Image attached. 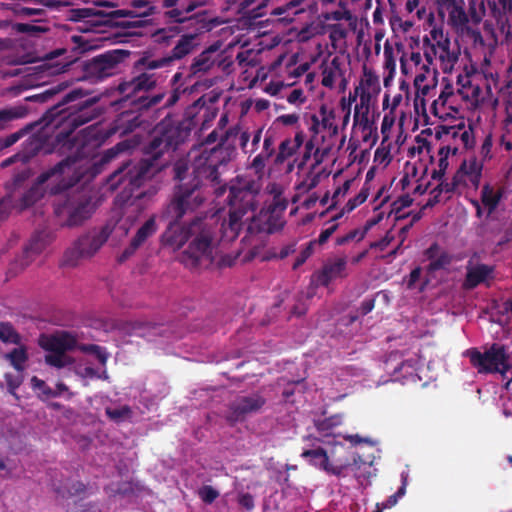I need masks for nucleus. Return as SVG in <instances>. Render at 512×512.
<instances>
[{
	"label": "nucleus",
	"mask_w": 512,
	"mask_h": 512,
	"mask_svg": "<svg viewBox=\"0 0 512 512\" xmlns=\"http://www.w3.org/2000/svg\"><path fill=\"white\" fill-rule=\"evenodd\" d=\"M67 88L65 83L52 86L42 93L27 97V100L38 102H47L55 96H58L56 102L49 107L42 117L34 123L27 125L15 133L0 139V149L8 148L18 142L26 132L32 130L36 126H41L43 132V141L48 137V129H61L56 134V141L62 142L64 139L70 141V136L79 127L97 119L103 112L97 106L99 98L97 96L87 97L86 91L81 88H75L61 95V92Z\"/></svg>",
	"instance_id": "1"
},
{
	"label": "nucleus",
	"mask_w": 512,
	"mask_h": 512,
	"mask_svg": "<svg viewBox=\"0 0 512 512\" xmlns=\"http://www.w3.org/2000/svg\"><path fill=\"white\" fill-rule=\"evenodd\" d=\"M129 8L115 9L108 4L73 8L69 19L77 23L76 29L88 33L108 34L105 39L122 42L124 37L143 36L150 26L144 17L153 13L151 0H129Z\"/></svg>",
	"instance_id": "2"
},
{
	"label": "nucleus",
	"mask_w": 512,
	"mask_h": 512,
	"mask_svg": "<svg viewBox=\"0 0 512 512\" xmlns=\"http://www.w3.org/2000/svg\"><path fill=\"white\" fill-rule=\"evenodd\" d=\"M190 131L181 124L161 121L154 129L150 140L143 146L145 158L134 164L123 160L109 175L108 182L113 189L124 185L125 189L139 188L146 179L160 171L165 164L159 163L167 152L175 151L185 141Z\"/></svg>",
	"instance_id": "3"
},
{
	"label": "nucleus",
	"mask_w": 512,
	"mask_h": 512,
	"mask_svg": "<svg viewBox=\"0 0 512 512\" xmlns=\"http://www.w3.org/2000/svg\"><path fill=\"white\" fill-rule=\"evenodd\" d=\"M261 183L248 176H237L230 182L226 204L228 219L221 225L223 238L233 241L251 220L258 208Z\"/></svg>",
	"instance_id": "4"
},
{
	"label": "nucleus",
	"mask_w": 512,
	"mask_h": 512,
	"mask_svg": "<svg viewBox=\"0 0 512 512\" xmlns=\"http://www.w3.org/2000/svg\"><path fill=\"white\" fill-rule=\"evenodd\" d=\"M79 158L80 151L77 147L73 155L67 156L50 169L42 172L37 177L36 183L22 196V206L24 208L30 207L41 199L44 195L42 185L51 178H55L56 181V184L49 189L50 194L53 195L60 194L76 185L83 177V173L79 171Z\"/></svg>",
	"instance_id": "5"
},
{
	"label": "nucleus",
	"mask_w": 512,
	"mask_h": 512,
	"mask_svg": "<svg viewBox=\"0 0 512 512\" xmlns=\"http://www.w3.org/2000/svg\"><path fill=\"white\" fill-rule=\"evenodd\" d=\"M187 248L181 254V262L189 269L210 266L217 246V226L207 218L195 217L190 221Z\"/></svg>",
	"instance_id": "6"
},
{
	"label": "nucleus",
	"mask_w": 512,
	"mask_h": 512,
	"mask_svg": "<svg viewBox=\"0 0 512 512\" xmlns=\"http://www.w3.org/2000/svg\"><path fill=\"white\" fill-rule=\"evenodd\" d=\"M175 185L166 215L169 218L181 220L185 215L195 212L205 202V193L197 180L188 179V165L178 161L173 167Z\"/></svg>",
	"instance_id": "7"
},
{
	"label": "nucleus",
	"mask_w": 512,
	"mask_h": 512,
	"mask_svg": "<svg viewBox=\"0 0 512 512\" xmlns=\"http://www.w3.org/2000/svg\"><path fill=\"white\" fill-rule=\"evenodd\" d=\"M93 195L87 190H76L66 194L54 204V213L63 227H78L91 218L96 211Z\"/></svg>",
	"instance_id": "8"
},
{
	"label": "nucleus",
	"mask_w": 512,
	"mask_h": 512,
	"mask_svg": "<svg viewBox=\"0 0 512 512\" xmlns=\"http://www.w3.org/2000/svg\"><path fill=\"white\" fill-rule=\"evenodd\" d=\"M135 67L143 71L130 81L120 84L119 89L122 93H125L127 97L134 98L132 100V104L137 110L147 111L163 101L165 92L154 95L138 94L155 89L157 85L163 81L164 75L163 72L158 73L157 70H146L143 67H138L137 61L135 62Z\"/></svg>",
	"instance_id": "9"
},
{
	"label": "nucleus",
	"mask_w": 512,
	"mask_h": 512,
	"mask_svg": "<svg viewBox=\"0 0 512 512\" xmlns=\"http://www.w3.org/2000/svg\"><path fill=\"white\" fill-rule=\"evenodd\" d=\"M167 10L164 18L167 23H185L196 31H210L213 27L209 12L197 10L205 6L200 0H161Z\"/></svg>",
	"instance_id": "10"
},
{
	"label": "nucleus",
	"mask_w": 512,
	"mask_h": 512,
	"mask_svg": "<svg viewBox=\"0 0 512 512\" xmlns=\"http://www.w3.org/2000/svg\"><path fill=\"white\" fill-rule=\"evenodd\" d=\"M177 24L181 25V30L188 31V33L181 35L171 52L161 57H154L152 54L144 52L137 60L138 67H143L146 70L164 69V72H169L175 61L194 52L198 46L197 36L206 31H196L194 27H188L185 23Z\"/></svg>",
	"instance_id": "11"
},
{
	"label": "nucleus",
	"mask_w": 512,
	"mask_h": 512,
	"mask_svg": "<svg viewBox=\"0 0 512 512\" xmlns=\"http://www.w3.org/2000/svg\"><path fill=\"white\" fill-rule=\"evenodd\" d=\"M229 160V152L222 145L204 150L193 160L191 172L188 170V179L199 181L202 188L205 182L219 183V167L226 165Z\"/></svg>",
	"instance_id": "12"
},
{
	"label": "nucleus",
	"mask_w": 512,
	"mask_h": 512,
	"mask_svg": "<svg viewBox=\"0 0 512 512\" xmlns=\"http://www.w3.org/2000/svg\"><path fill=\"white\" fill-rule=\"evenodd\" d=\"M466 355L471 365L480 374L499 373L505 375L512 368L509 362L510 356L503 344L493 343L484 352L477 348H470L466 351Z\"/></svg>",
	"instance_id": "13"
},
{
	"label": "nucleus",
	"mask_w": 512,
	"mask_h": 512,
	"mask_svg": "<svg viewBox=\"0 0 512 512\" xmlns=\"http://www.w3.org/2000/svg\"><path fill=\"white\" fill-rule=\"evenodd\" d=\"M130 56V51L123 49L109 50L99 54L83 64L85 77L91 81H102L117 74L120 65Z\"/></svg>",
	"instance_id": "14"
},
{
	"label": "nucleus",
	"mask_w": 512,
	"mask_h": 512,
	"mask_svg": "<svg viewBox=\"0 0 512 512\" xmlns=\"http://www.w3.org/2000/svg\"><path fill=\"white\" fill-rule=\"evenodd\" d=\"M490 16L496 23V29L487 21L484 31L491 36L495 44L502 37L501 44L512 42V0H487Z\"/></svg>",
	"instance_id": "15"
},
{
	"label": "nucleus",
	"mask_w": 512,
	"mask_h": 512,
	"mask_svg": "<svg viewBox=\"0 0 512 512\" xmlns=\"http://www.w3.org/2000/svg\"><path fill=\"white\" fill-rule=\"evenodd\" d=\"M109 231L102 228L80 236L73 245L68 248L62 259L63 266L75 267L80 259L92 257L108 240Z\"/></svg>",
	"instance_id": "16"
},
{
	"label": "nucleus",
	"mask_w": 512,
	"mask_h": 512,
	"mask_svg": "<svg viewBox=\"0 0 512 512\" xmlns=\"http://www.w3.org/2000/svg\"><path fill=\"white\" fill-rule=\"evenodd\" d=\"M65 4L62 0H6L0 4V8L11 11L19 19L41 22L47 16L45 8L59 9Z\"/></svg>",
	"instance_id": "17"
},
{
	"label": "nucleus",
	"mask_w": 512,
	"mask_h": 512,
	"mask_svg": "<svg viewBox=\"0 0 512 512\" xmlns=\"http://www.w3.org/2000/svg\"><path fill=\"white\" fill-rule=\"evenodd\" d=\"M28 41L22 37L0 38L2 61L7 65H22L33 61V54Z\"/></svg>",
	"instance_id": "18"
},
{
	"label": "nucleus",
	"mask_w": 512,
	"mask_h": 512,
	"mask_svg": "<svg viewBox=\"0 0 512 512\" xmlns=\"http://www.w3.org/2000/svg\"><path fill=\"white\" fill-rule=\"evenodd\" d=\"M266 404V399L259 393L236 397L229 405L226 419L231 424L242 422L248 415L258 413Z\"/></svg>",
	"instance_id": "19"
},
{
	"label": "nucleus",
	"mask_w": 512,
	"mask_h": 512,
	"mask_svg": "<svg viewBox=\"0 0 512 512\" xmlns=\"http://www.w3.org/2000/svg\"><path fill=\"white\" fill-rule=\"evenodd\" d=\"M284 220L279 213L269 209H261L258 214H254L247 223V234L254 235L259 233L272 234L284 226Z\"/></svg>",
	"instance_id": "20"
},
{
	"label": "nucleus",
	"mask_w": 512,
	"mask_h": 512,
	"mask_svg": "<svg viewBox=\"0 0 512 512\" xmlns=\"http://www.w3.org/2000/svg\"><path fill=\"white\" fill-rule=\"evenodd\" d=\"M54 240V235L48 230L36 231L29 242L23 248L22 256L16 259L15 264H19L20 269L27 267L33 259L42 253Z\"/></svg>",
	"instance_id": "21"
},
{
	"label": "nucleus",
	"mask_w": 512,
	"mask_h": 512,
	"mask_svg": "<svg viewBox=\"0 0 512 512\" xmlns=\"http://www.w3.org/2000/svg\"><path fill=\"white\" fill-rule=\"evenodd\" d=\"M495 266L484 263L473 264L472 259L467 262L466 274L462 282L464 290H473L487 280L494 278Z\"/></svg>",
	"instance_id": "22"
},
{
	"label": "nucleus",
	"mask_w": 512,
	"mask_h": 512,
	"mask_svg": "<svg viewBox=\"0 0 512 512\" xmlns=\"http://www.w3.org/2000/svg\"><path fill=\"white\" fill-rule=\"evenodd\" d=\"M346 266L347 260L345 257L328 260L323 265L322 269L315 274L317 283L321 286L328 287L334 279L346 276Z\"/></svg>",
	"instance_id": "23"
},
{
	"label": "nucleus",
	"mask_w": 512,
	"mask_h": 512,
	"mask_svg": "<svg viewBox=\"0 0 512 512\" xmlns=\"http://www.w3.org/2000/svg\"><path fill=\"white\" fill-rule=\"evenodd\" d=\"M44 141L40 135H31L25 142L23 150L6 158L1 162V167L6 168L16 162L28 163L43 147Z\"/></svg>",
	"instance_id": "24"
},
{
	"label": "nucleus",
	"mask_w": 512,
	"mask_h": 512,
	"mask_svg": "<svg viewBox=\"0 0 512 512\" xmlns=\"http://www.w3.org/2000/svg\"><path fill=\"white\" fill-rule=\"evenodd\" d=\"M181 220L171 218L165 232L163 233V240L167 245L174 248H181L189 241L190 235V222L186 225L180 223Z\"/></svg>",
	"instance_id": "25"
},
{
	"label": "nucleus",
	"mask_w": 512,
	"mask_h": 512,
	"mask_svg": "<svg viewBox=\"0 0 512 512\" xmlns=\"http://www.w3.org/2000/svg\"><path fill=\"white\" fill-rule=\"evenodd\" d=\"M424 256L429 260L427 271L433 273L446 269L453 261V256L442 249L437 242L432 243L425 251Z\"/></svg>",
	"instance_id": "26"
},
{
	"label": "nucleus",
	"mask_w": 512,
	"mask_h": 512,
	"mask_svg": "<svg viewBox=\"0 0 512 512\" xmlns=\"http://www.w3.org/2000/svg\"><path fill=\"white\" fill-rule=\"evenodd\" d=\"M75 343V338L68 333L58 336H42L40 339L41 347L51 353H65L68 350H72L75 347Z\"/></svg>",
	"instance_id": "27"
},
{
	"label": "nucleus",
	"mask_w": 512,
	"mask_h": 512,
	"mask_svg": "<svg viewBox=\"0 0 512 512\" xmlns=\"http://www.w3.org/2000/svg\"><path fill=\"white\" fill-rule=\"evenodd\" d=\"M217 50L218 47L211 45L203 52H201L197 57H195L189 67L188 77L191 78L199 74L207 73L216 63L214 54L217 52Z\"/></svg>",
	"instance_id": "28"
},
{
	"label": "nucleus",
	"mask_w": 512,
	"mask_h": 512,
	"mask_svg": "<svg viewBox=\"0 0 512 512\" xmlns=\"http://www.w3.org/2000/svg\"><path fill=\"white\" fill-rule=\"evenodd\" d=\"M64 52L65 50L62 49H56L50 52L46 55L44 62L36 68L47 76L57 75L64 72L68 67L69 62L56 60V58H58Z\"/></svg>",
	"instance_id": "29"
},
{
	"label": "nucleus",
	"mask_w": 512,
	"mask_h": 512,
	"mask_svg": "<svg viewBox=\"0 0 512 512\" xmlns=\"http://www.w3.org/2000/svg\"><path fill=\"white\" fill-rule=\"evenodd\" d=\"M307 0H282V3L273 7L270 14L283 16L282 20L291 21L293 17L304 11V2Z\"/></svg>",
	"instance_id": "30"
},
{
	"label": "nucleus",
	"mask_w": 512,
	"mask_h": 512,
	"mask_svg": "<svg viewBox=\"0 0 512 512\" xmlns=\"http://www.w3.org/2000/svg\"><path fill=\"white\" fill-rule=\"evenodd\" d=\"M366 462L361 458L360 455H354L352 458V462H346L341 464H332L328 463L325 472L335 475L337 477H344L347 475V471L351 470L355 476H358V470L361 468V465H365Z\"/></svg>",
	"instance_id": "31"
},
{
	"label": "nucleus",
	"mask_w": 512,
	"mask_h": 512,
	"mask_svg": "<svg viewBox=\"0 0 512 512\" xmlns=\"http://www.w3.org/2000/svg\"><path fill=\"white\" fill-rule=\"evenodd\" d=\"M448 12L449 23L458 30L464 32L469 26V17L464 5H456L444 8Z\"/></svg>",
	"instance_id": "32"
},
{
	"label": "nucleus",
	"mask_w": 512,
	"mask_h": 512,
	"mask_svg": "<svg viewBox=\"0 0 512 512\" xmlns=\"http://www.w3.org/2000/svg\"><path fill=\"white\" fill-rule=\"evenodd\" d=\"M502 198V192L494 191L493 187L489 184H485L481 190V202L487 208L488 214L493 213Z\"/></svg>",
	"instance_id": "33"
},
{
	"label": "nucleus",
	"mask_w": 512,
	"mask_h": 512,
	"mask_svg": "<svg viewBox=\"0 0 512 512\" xmlns=\"http://www.w3.org/2000/svg\"><path fill=\"white\" fill-rule=\"evenodd\" d=\"M301 456L308 459L310 464L325 471L329 463L327 452L322 447L316 449L304 450Z\"/></svg>",
	"instance_id": "34"
},
{
	"label": "nucleus",
	"mask_w": 512,
	"mask_h": 512,
	"mask_svg": "<svg viewBox=\"0 0 512 512\" xmlns=\"http://www.w3.org/2000/svg\"><path fill=\"white\" fill-rule=\"evenodd\" d=\"M157 231L156 220L154 217H150L144 222V224L137 230L134 237L131 239L134 246L141 247L146 240L154 235Z\"/></svg>",
	"instance_id": "35"
},
{
	"label": "nucleus",
	"mask_w": 512,
	"mask_h": 512,
	"mask_svg": "<svg viewBox=\"0 0 512 512\" xmlns=\"http://www.w3.org/2000/svg\"><path fill=\"white\" fill-rule=\"evenodd\" d=\"M15 370L22 372L25 369V363L28 360L27 349L25 346L12 349L5 355Z\"/></svg>",
	"instance_id": "36"
},
{
	"label": "nucleus",
	"mask_w": 512,
	"mask_h": 512,
	"mask_svg": "<svg viewBox=\"0 0 512 512\" xmlns=\"http://www.w3.org/2000/svg\"><path fill=\"white\" fill-rule=\"evenodd\" d=\"M342 424V415L336 414L322 420L315 421V427L323 436H329L335 427Z\"/></svg>",
	"instance_id": "37"
},
{
	"label": "nucleus",
	"mask_w": 512,
	"mask_h": 512,
	"mask_svg": "<svg viewBox=\"0 0 512 512\" xmlns=\"http://www.w3.org/2000/svg\"><path fill=\"white\" fill-rule=\"evenodd\" d=\"M469 23L477 26L483 20L486 14L484 1L471 0L468 8Z\"/></svg>",
	"instance_id": "38"
},
{
	"label": "nucleus",
	"mask_w": 512,
	"mask_h": 512,
	"mask_svg": "<svg viewBox=\"0 0 512 512\" xmlns=\"http://www.w3.org/2000/svg\"><path fill=\"white\" fill-rule=\"evenodd\" d=\"M0 340L3 343L18 345L21 342V337L11 323L1 322L0 323Z\"/></svg>",
	"instance_id": "39"
},
{
	"label": "nucleus",
	"mask_w": 512,
	"mask_h": 512,
	"mask_svg": "<svg viewBox=\"0 0 512 512\" xmlns=\"http://www.w3.org/2000/svg\"><path fill=\"white\" fill-rule=\"evenodd\" d=\"M181 26L161 28L154 31L151 36L155 43L158 44H169L170 40L174 38L179 32H181Z\"/></svg>",
	"instance_id": "40"
},
{
	"label": "nucleus",
	"mask_w": 512,
	"mask_h": 512,
	"mask_svg": "<svg viewBox=\"0 0 512 512\" xmlns=\"http://www.w3.org/2000/svg\"><path fill=\"white\" fill-rule=\"evenodd\" d=\"M270 2L271 0H261L259 4L250 8L251 4L253 3V0H244L243 5L245 8H247V16L250 19L256 20L267 14V7Z\"/></svg>",
	"instance_id": "41"
},
{
	"label": "nucleus",
	"mask_w": 512,
	"mask_h": 512,
	"mask_svg": "<svg viewBox=\"0 0 512 512\" xmlns=\"http://www.w3.org/2000/svg\"><path fill=\"white\" fill-rule=\"evenodd\" d=\"M28 114V109L23 105H18L0 110V122H9L15 119L24 118Z\"/></svg>",
	"instance_id": "42"
},
{
	"label": "nucleus",
	"mask_w": 512,
	"mask_h": 512,
	"mask_svg": "<svg viewBox=\"0 0 512 512\" xmlns=\"http://www.w3.org/2000/svg\"><path fill=\"white\" fill-rule=\"evenodd\" d=\"M125 149L126 144L120 142L113 146L112 148L105 150L100 156L99 160L95 162V166H105L106 164L110 163L113 159L117 158Z\"/></svg>",
	"instance_id": "43"
},
{
	"label": "nucleus",
	"mask_w": 512,
	"mask_h": 512,
	"mask_svg": "<svg viewBox=\"0 0 512 512\" xmlns=\"http://www.w3.org/2000/svg\"><path fill=\"white\" fill-rule=\"evenodd\" d=\"M461 172L469 175L470 181L473 185L477 186L479 184L481 177V167L477 164L476 161L471 162L469 166H467L466 162L464 161L460 166L457 175Z\"/></svg>",
	"instance_id": "44"
},
{
	"label": "nucleus",
	"mask_w": 512,
	"mask_h": 512,
	"mask_svg": "<svg viewBox=\"0 0 512 512\" xmlns=\"http://www.w3.org/2000/svg\"><path fill=\"white\" fill-rule=\"evenodd\" d=\"M296 152V147H293L290 139L283 140L279 145V151L275 157L276 164H282L286 159L291 157Z\"/></svg>",
	"instance_id": "45"
},
{
	"label": "nucleus",
	"mask_w": 512,
	"mask_h": 512,
	"mask_svg": "<svg viewBox=\"0 0 512 512\" xmlns=\"http://www.w3.org/2000/svg\"><path fill=\"white\" fill-rule=\"evenodd\" d=\"M369 231V226H365L363 229H353L344 236H340L336 238V245L341 246L345 245L353 240L361 241L366 233Z\"/></svg>",
	"instance_id": "46"
},
{
	"label": "nucleus",
	"mask_w": 512,
	"mask_h": 512,
	"mask_svg": "<svg viewBox=\"0 0 512 512\" xmlns=\"http://www.w3.org/2000/svg\"><path fill=\"white\" fill-rule=\"evenodd\" d=\"M13 29L18 33H25L29 35H38L49 30L47 26L30 23H16L13 25Z\"/></svg>",
	"instance_id": "47"
},
{
	"label": "nucleus",
	"mask_w": 512,
	"mask_h": 512,
	"mask_svg": "<svg viewBox=\"0 0 512 512\" xmlns=\"http://www.w3.org/2000/svg\"><path fill=\"white\" fill-rule=\"evenodd\" d=\"M368 196H369V187L364 185L355 197L348 200V202L346 203V205L344 207V210L347 213L352 212L359 205L363 204L367 200Z\"/></svg>",
	"instance_id": "48"
},
{
	"label": "nucleus",
	"mask_w": 512,
	"mask_h": 512,
	"mask_svg": "<svg viewBox=\"0 0 512 512\" xmlns=\"http://www.w3.org/2000/svg\"><path fill=\"white\" fill-rule=\"evenodd\" d=\"M329 33V39L332 43H336L345 39L348 35L347 28L340 23L337 24H328L326 27Z\"/></svg>",
	"instance_id": "49"
},
{
	"label": "nucleus",
	"mask_w": 512,
	"mask_h": 512,
	"mask_svg": "<svg viewBox=\"0 0 512 512\" xmlns=\"http://www.w3.org/2000/svg\"><path fill=\"white\" fill-rule=\"evenodd\" d=\"M401 371H404V378L414 379L416 376V361L414 359L403 361L398 367L394 369V376L398 378V373Z\"/></svg>",
	"instance_id": "50"
},
{
	"label": "nucleus",
	"mask_w": 512,
	"mask_h": 512,
	"mask_svg": "<svg viewBox=\"0 0 512 512\" xmlns=\"http://www.w3.org/2000/svg\"><path fill=\"white\" fill-rule=\"evenodd\" d=\"M269 158L264 156L263 154L259 153L258 155H256L254 157V159L252 160L251 164H250V169H252L257 177V180L258 182H260V180L263 178L264 174H265V167H266V161L268 160Z\"/></svg>",
	"instance_id": "51"
},
{
	"label": "nucleus",
	"mask_w": 512,
	"mask_h": 512,
	"mask_svg": "<svg viewBox=\"0 0 512 512\" xmlns=\"http://www.w3.org/2000/svg\"><path fill=\"white\" fill-rule=\"evenodd\" d=\"M45 362L53 367L62 368L71 363V359L65 353H50L45 356Z\"/></svg>",
	"instance_id": "52"
},
{
	"label": "nucleus",
	"mask_w": 512,
	"mask_h": 512,
	"mask_svg": "<svg viewBox=\"0 0 512 512\" xmlns=\"http://www.w3.org/2000/svg\"><path fill=\"white\" fill-rule=\"evenodd\" d=\"M66 491L57 489V493L61 494L62 497L78 496L84 494L86 491V485L81 481H75L69 486L65 487Z\"/></svg>",
	"instance_id": "53"
},
{
	"label": "nucleus",
	"mask_w": 512,
	"mask_h": 512,
	"mask_svg": "<svg viewBox=\"0 0 512 512\" xmlns=\"http://www.w3.org/2000/svg\"><path fill=\"white\" fill-rule=\"evenodd\" d=\"M106 415L114 421H120L121 419L128 417L131 414L129 406L124 405L120 408H106Z\"/></svg>",
	"instance_id": "54"
},
{
	"label": "nucleus",
	"mask_w": 512,
	"mask_h": 512,
	"mask_svg": "<svg viewBox=\"0 0 512 512\" xmlns=\"http://www.w3.org/2000/svg\"><path fill=\"white\" fill-rule=\"evenodd\" d=\"M464 124H460L457 127L455 126H439L436 130V137L441 138L442 135H449L452 138L460 137V133L463 131Z\"/></svg>",
	"instance_id": "55"
},
{
	"label": "nucleus",
	"mask_w": 512,
	"mask_h": 512,
	"mask_svg": "<svg viewBox=\"0 0 512 512\" xmlns=\"http://www.w3.org/2000/svg\"><path fill=\"white\" fill-rule=\"evenodd\" d=\"M238 505L246 511H252L255 508L254 496L250 493L240 492L237 495Z\"/></svg>",
	"instance_id": "56"
},
{
	"label": "nucleus",
	"mask_w": 512,
	"mask_h": 512,
	"mask_svg": "<svg viewBox=\"0 0 512 512\" xmlns=\"http://www.w3.org/2000/svg\"><path fill=\"white\" fill-rule=\"evenodd\" d=\"M313 245L314 241H310L306 247L300 252V254L295 259V262L293 263V270L298 269L300 266H302L306 260L312 255L313 253Z\"/></svg>",
	"instance_id": "57"
},
{
	"label": "nucleus",
	"mask_w": 512,
	"mask_h": 512,
	"mask_svg": "<svg viewBox=\"0 0 512 512\" xmlns=\"http://www.w3.org/2000/svg\"><path fill=\"white\" fill-rule=\"evenodd\" d=\"M31 383L33 385V388L39 390L42 394H44L47 397H58L59 396V393L53 392V390L46 385L45 381L39 379L36 376L32 377Z\"/></svg>",
	"instance_id": "58"
},
{
	"label": "nucleus",
	"mask_w": 512,
	"mask_h": 512,
	"mask_svg": "<svg viewBox=\"0 0 512 512\" xmlns=\"http://www.w3.org/2000/svg\"><path fill=\"white\" fill-rule=\"evenodd\" d=\"M324 18L327 21H330V20H334V21H340V20L351 21L353 19V15H352L351 11H349V10L339 9V10H335V11L326 13L324 15Z\"/></svg>",
	"instance_id": "59"
},
{
	"label": "nucleus",
	"mask_w": 512,
	"mask_h": 512,
	"mask_svg": "<svg viewBox=\"0 0 512 512\" xmlns=\"http://www.w3.org/2000/svg\"><path fill=\"white\" fill-rule=\"evenodd\" d=\"M199 496L207 504L213 503L219 496V492L212 486H204L199 491Z\"/></svg>",
	"instance_id": "60"
},
{
	"label": "nucleus",
	"mask_w": 512,
	"mask_h": 512,
	"mask_svg": "<svg viewBox=\"0 0 512 512\" xmlns=\"http://www.w3.org/2000/svg\"><path fill=\"white\" fill-rule=\"evenodd\" d=\"M13 208V201L10 196H5L0 199V222L5 221Z\"/></svg>",
	"instance_id": "61"
},
{
	"label": "nucleus",
	"mask_w": 512,
	"mask_h": 512,
	"mask_svg": "<svg viewBox=\"0 0 512 512\" xmlns=\"http://www.w3.org/2000/svg\"><path fill=\"white\" fill-rule=\"evenodd\" d=\"M264 156L270 158L275 153V139L274 136L270 133H266L263 141V149L260 152Z\"/></svg>",
	"instance_id": "62"
},
{
	"label": "nucleus",
	"mask_w": 512,
	"mask_h": 512,
	"mask_svg": "<svg viewBox=\"0 0 512 512\" xmlns=\"http://www.w3.org/2000/svg\"><path fill=\"white\" fill-rule=\"evenodd\" d=\"M458 184V175L456 174L451 182L442 181L440 184H438L436 186V192H438V194H442L443 192L447 194H452L455 191Z\"/></svg>",
	"instance_id": "63"
},
{
	"label": "nucleus",
	"mask_w": 512,
	"mask_h": 512,
	"mask_svg": "<svg viewBox=\"0 0 512 512\" xmlns=\"http://www.w3.org/2000/svg\"><path fill=\"white\" fill-rule=\"evenodd\" d=\"M130 114L123 113L121 116V121L127 123V127L123 129V133L132 132L134 129L141 125V120L139 116H133L130 118Z\"/></svg>",
	"instance_id": "64"
}]
</instances>
